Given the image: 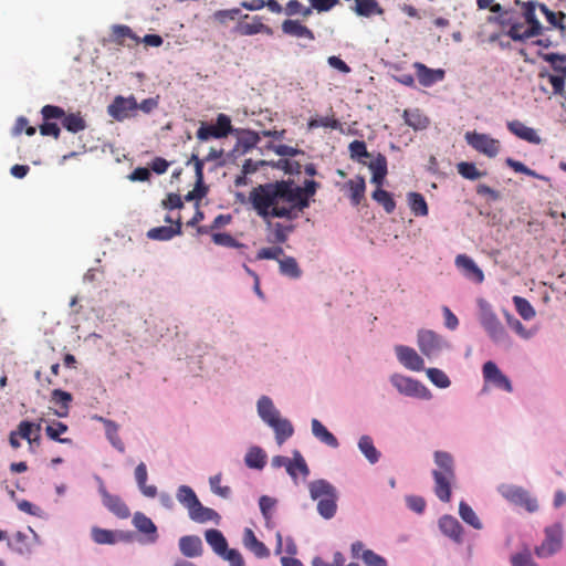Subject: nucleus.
Listing matches in <instances>:
<instances>
[{"mask_svg":"<svg viewBox=\"0 0 566 566\" xmlns=\"http://www.w3.org/2000/svg\"><path fill=\"white\" fill-rule=\"evenodd\" d=\"M249 200L264 220L277 218L293 221L301 217L292 193V180L259 185L250 191Z\"/></svg>","mask_w":566,"mask_h":566,"instance_id":"nucleus-1","label":"nucleus"},{"mask_svg":"<svg viewBox=\"0 0 566 566\" xmlns=\"http://www.w3.org/2000/svg\"><path fill=\"white\" fill-rule=\"evenodd\" d=\"M434 463L438 469L432 471L434 480V494L441 502L451 501V485L455 480L454 461L446 451L434 452Z\"/></svg>","mask_w":566,"mask_h":566,"instance_id":"nucleus-2","label":"nucleus"},{"mask_svg":"<svg viewBox=\"0 0 566 566\" xmlns=\"http://www.w3.org/2000/svg\"><path fill=\"white\" fill-rule=\"evenodd\" d=\"M311 499L317 501V512L326 520L334 517L337 511L336 488L324 479L312 481L308 484Z\"/></svg>","mask_w":566,"mask_h":566,"instance_id":"nucleus-3","label":"nucleus"},{"mask_svg":"<svg viewBox=\"0 0 566 566\" xmlns=\"http://www.w3.org/2000/svg\"><path fill=\"white\" fill-rule=\"evenodd\" d=\"M41 114L43 120L62 119L63 127L74 134L86 128V123L80 113L65 114V111L60 106L44 105Z\"/></svg>","mask_w":566,"mask_h":566,"instance_id":"nucleus-4","label":"nucleus"},{"mask_svg":"<svg viewBox=\"0 0 566 566\" xmlns=\"http://www.w3.org/2000/svg\"><path fill=\"white\" fill-rule=\"evenodd\" d=\"M232 132L231 119L226 114L217 116L216 124L201 122L196 133V137L200 142H207L211 138L220 139L227 137Z\"/></svg>","mask_w":566,"mask_h":566,"instance_id":"nucleus-5","label":"nucleus"},{"mask_svg":"<svg viewBox=\"0 0 566 566\" xmlns=\"http://www.w3.org/2000/svg\"><path fill=\"white\" fill-rule=\"evenodd\" d=\"M107 114L117 122L137 116V99L134 95L127 97L117 95L107 106Z\"/></svg>","mask_w":566,"mask_h":566,"instance_id":"nucleus-6","label":"nucleus"},{"mask_svg":"<svg viewBox=\"0 0 566 566\" xmlns=\"http://www.w3.org/2000/svg\"><path fill=\"white\" fill-rule=\"evenodd\" d=\"M499 491L507 501L523 506L530 513L536 512L538 509L536 499L532 497L523 488L503 484L499 488Z\"/></svg>","mask_w":566,"mask_h":566,"instance_id":"nucleus-7","label":"nucleus"},{"mask_svg":"<svg viewBox=\"0 0 566 566\" xmlns=\"http://www.w3.org/2000/svg\"><path fill=\"white\" fill-rule=\"evenodd\" d=\"M465 140L476 151L490 158L495 157L500 151V142L486 134L468 132Z\"/></svg>","mask_w":566,"mask_h":566,"instance_id":"nucleus-8","label":"nucleus"},{"mask_svg":"<svg viewBox=\"0 0 566 566\" xmlns=\"http://www.w3.org/2000/svg\"><path fill=\"white\" fill-rule=\"evenodd\" d=\"M563 532L560 525L545 528V539L535 548V554L541 557H549L562 548Z\"/></svg>","mask_w":566,"mask_h":566,"instance_id":"nucleus-9","label":"nucleus"},{"mask_svg":"<svg viewBox=\"0 0 566 566\" xmlns=\"http://www.w3.org/2000/svg\"><path fill=\"white\" fill-rule=\"evenodd\" d=\"M446 346V342L443 338L430 329H421L418 333V347L420 352L427 356L428 358H432L438 356L443 347Z\"/></svg>","mask_w":566,"mask_h":566,"instance_id":"nucleus-10","label":"nucleus"},{"mask_svg":"<svg viewBox=\"0 0 566 566\" xmlns=\"http://www.w3.org/2000/svg\"><path fill=\"white\" fill-rule=\"evenodd\" d=\"M318 188L319 184L315 180H305L303 187L295 185L292 180V193L300 216L310 207L311 198L316 193Z\"/></svg>","mask_w":566,"mask_h":566,"instance_id":"nucleus-11","label":"nucleus"},{"mask_svg":"<svg viewBox=\"0 0 566 566\" xmlns=\"http://www.w3.org/2000/svg\"><path fill=\"white\" fill-rule=\"evenodd\" d=\"M482 373L486 382H491L506 392L513 391L511 380L500 370L495 363L491 360L486 361L483 365Z\"/></svg>","mask_w":566,"mask_h":566,"instance_id":"nucleus-12","label":"nucleus"},{"mask_svg":"<svg viewBox=\"0 0 566 566\" xmlns=\"http://www.w3.org/2000/svg\"><path fill=\"white\" fill-rule=\"evenodd\" d=\"M398 360L407 368L413 371H421L424 368L421 356L409 346L397 345L395 347Z\"/></svg>","mask_w":566,"mask_h":566,"instance_id":"nucleus-13","label":"nucleus"},{"mask_svg":"<svg viewBox=\"0 0 566 566\" xmlns=\"http://www.w3.org/2000/svg\"><path fill=\"white\" fill-rule=\"evenodd\" d=\"M481 324L495 343L504 342L507 338L504 326L493 312H484L481 316Z\"/></svg>","mask_w":566,"mask_h":566,"instance_id":"nucleus-14","label":"nucleus"},{"mask_svg":"<svg viewBox=\"0 0 566 566\" xmlns=\"http://www.w3.org/2000/svg\"><path fill=\"white\" fill-rule=\"evenodd\" d=\"M352 557L360 558L366 566H388L387 560L374 551L365 548L363 542H354L350 546Z\"/></svg>","mask_w":566,"mask_h":566,"instance_id":"nucleus-15","label":"nucleus"},{"mask_svg":"<svg viewBox=\"0 0 566 566\" xmlns=\"http://www.w3.org/2000/svg\"><path fill=\"white\" fill-rule=\"evenodd\" d=\"M99 494L103 504L117 517L127 518L130 515V511L125 502L119 496L108 493L103 485L99 488Z\"/></svg>","mask_w":566,"mask_h":566,"instance_id":"nucleus-16","label":"nucleus"},{"mask_svg":"<svg viewBox=\"0 0 566 566\" xmlns=\"http://www.w3.org/2000/svg\"><path fill=\"white\" fill-rule=\"evenodd\" d=\"M234 32L245 36L254 35L258 33H265L268 35L273 34V30L269 25L264 24L262 22V18L259 15H254L251 22L240 20L234 28Z\"/></svg>","mask_w":566,"mask_h":566,"instance_id":"nucleus-17","label":"nucleus"},{"mask_svg":"<svg viewBox=\"0 0 566 566\" xmlns=\"http://www.w3.org/2000/svg\"><path fill=\"white\" fill-rule=\"evenodd\" d=\"M111 41L117 45L132 48L139 44L140 38L128 25L115 24L112 27Z\"/></svg>","mask_w":566,"mask_h":566,"instance_id":"nucleus-18","label":"nucleus"},{"mask_svg":"<svg viewBox=\"0 0 566 566\" xmlns=\"http://www.w3.org/2000/svg\"><path fill=\"white\" fill-rule=\"evenodd\" d=\"M417 78L419 83L424 87H430L434 83L440 82L444 78V71L442 69H429L427 65L420 62L413 64Z\"/></svg>","mask_w":566,"mask_h":566,"instance_id":"nucleus-19","label":"nucleus"},{"mask_svg":"<svg viewBox=\"0 0 566 566\" xmlns=\"http://www.w3.org/2000/svg\"><path fill=\"white\" fill-rule=\"evenodd\" d=\"M390 381L400 394L406 396H420L424 390V387L419 381L402 375H394Z\"/></svg>","mask_w":566,"mask_h":566,"instance_id":"nucleus-20","label":"nucleus"},{"mask_svg":"<svg viewBox=\"0 0 566 566\" xmlns=\"http://www.w3.org/2000/svg\"><path fill=\"white\" fill-rule=\"evenodd\" d=\"M507 129L518 137L520 139H523L527 143L538 145L542 143V138L538 136L536 130L532 127L526 126L521 120H511L507 123Z\"/></svg>","mask_w":566,"mask_h":566,"instance_id":"nucleus-21","label":"nucleus"},{"mask_svg":"<svg viewBox=\"0 0 566 566\" xmlns=\"http://www.w3.org/2000/svg\"><path fill=\"white\" fill-rule=\"evenodd\" d=\"M455 264L463 271L468 279L474 281L475 283H482L484 281V274L482 270L468 255L459 254L455 258Z\"/></svg>","mask_w":566,"mask_h":566,"instance_id":"nucleus-22","label":"nucleus"},{"mask_svg":"<svg viewBox=\"0 0 566 566\" xmlns=\"http://www.w3.org/2000/svg\"><path fill=\"white\" fill-rule=\"evenodd\" d=\"M537 7L538 4L533 1L522 3L523 17L528 24V35L538 36L543 33V25L536 17Z\"/></svg>","mask_w":566,"mask_h":566,"instance_id":"nucleus-23","label":"nucleus"},{"mask_svg":"<svg viewBox=\"0 0 566 566\" xmlns=\"http://www.w3.org/2000/svg\"><path fill=\"white\" fill-rule=\"evenodd\" d=\"M133 525L143 534L147 535L149 543H155L158 538L157 527L154 522L142 512H136L133 516Z\"/></svg>","mask_w":566,"mask_h":566,"instance_id":"nucleus-24","label":"nucleus"},{"mask_svg":"<svg viewBox=\"0 0 566 566\" xmlns=\"http://www.w3.org/2000/svg\"><path fill=\"white\" fill-rule=\"evenodd\" d=\"M439 527L446 536L450 537L455 543L462 542V526L455 517L443 515L439 520Z\"/></svg>","mask_w":566,"mask_h":566,"instance_id":"nucleus-25","label":"nucleus"},{"mask_svg":"<svg viewBox=\"0 0 566 566\" xmlns=\"http://www.w3.org/2000/svg\"><path fill=\"white\" fill-rule=\"evenodd\" d=\"M179 549L186 557H198L202 554V542L199 536L186 535L179 539Z\"/></svg>","mask_w":566,"mask_h":566,"instance_id":"nucleus-26","label":"nucleus"},{"mask_svg":"<svg viewBox=\"0 0 566 566\" xmlns=\"http://www.w3.org/2000/svg\"><path fill=\"white\" fill-rule=\"evenodd\" d=\"M368 168L371 170V182L381 188L387 176V158L382 154H378L376 158L369 163Z\"/></svg>","mask_w":566,"mask_h":566,"instance_id":"nucleus-27","label":"nucleus"},{"mask_svg":"<svg viewBox=\"0 0 566 566\" xmlns=\"http://www.w3.org/2000/svg\"><path fill=\"white\" fill-rule=\"evenodd\" d=\"M345 187L349 190V199L353 206H359L365 198L366 182L365 178L360 175L354 179H349Z\"/></svg>","mask_w":566,"mask_h":566,"instance_id":"nucleus-28","label":"nucleus"},{"mask_svg":"<svg viewBox=\"0 0 566 566\" xmlns=\"http://www.w3.org/2000/svg\"><path fill=\"white\" fill-rule=\"evenodd\" d=\"M188 514L189 517L197 523L212 521L218 524L221 518L214 510L203 506L200 501L188 512Z\"/></svg>","mask_w":566,"mask_h":566,"instance_id":"nucleus-29","label":"nucleus"},{"mask_svg":"<svg viewBox=\"0 0 566 566\" xmlns=\"http://www.w3.org/2000/svg\"><path fill=\"white\" fill-rule=\"evenodd\" d=\"M205 538L217 555L223 557L228 553V542L219 530H207Z\"/></svg>","mask_w":566,"mask_h":566,"instance_id":"nucleus-30","label":"nucleus"},{"mask_svg":"<svg viewBox=\"0 0 566 566\" xmlns=\"http://www.w3.org/2000/svg\"><path fill=\"white\" fill-rule=\"evenodd\" d=\"M282 31L291 36L306 38L311 41L315 39L314 33L306 25L302 24L298 20H285L282 23Z\"/></svg>","mask_w":566,"mask_h":566,"instance_id":"nucleus-31","label":"nucleus"},{"mask_svg":"<svg viewBox=\"0 0 566 566\" xmlns=\"http://www.w3.org/2000/svg\"><path fill=\"white\" fill-rule=\"evenodd\" d=\"M402 117L405 123L415 130H423L430 124V119L419 108L405 109Z\"/></svg>","mask_w":566,"mask_h":566,"instance_id":"nucleus-32","label":"nucleus"},{"mask_svg":"<svg viewBox=\"0 0 566 566\" xmlns=\"http://www.w3.org/2000/svg\"><path fill=\"white\" fill-rule=\"evenodd\" d=\"M73 400V397L70 392L64 391L62 389H54L51 392V402L59 406V409L55 410V415L57 417L64 418L67 417L70 405Z\"/></svg>","mask_w":566,"mask_h":566,"instance_id":"nucleus-33","label":"nucleus"},{"mask_svg":"<svg viewBox=\"0 0 566 566\" xmlns=\"http://www.w3.org/2000/svg\"><path fill=\"white\" fill-rule=\"evenodd\" d=\"M181 234V221L180 218L176 221V227H157L153 228L147 232V237L151 240L167 241L175 235Z\"/></svg>","mask_w":566,"mask_h":566,"instance_id":"nucleus-34","label":"nucleus"},{"mask_svg":"<svg viewBox=\"0 0 566 566\" xmlns=\"http://www.w3.org/2000/svg\"><path fill=\"white\" fill-rule=\"evenodd\" d=\"M275 432V439L279 446L283 444L294 433L292 423L284 418H276L269 424Z\"/></svg>","mask_w":566,"mask_h":566,"instance_id":"nucleus-35","label":"nucleus"},{"mask_svg":"<svg viewBox=\"0 0 566 566\" xmlns=\"http://www.w3.org/2000/svg\"><path fill=\"white\" fill-rule=\"evenodd\" d=\"M147 468L144 462H140L135 469V480L140 492L146 496L154 499L157 495V488L155 485H147Z\"/></svg>","mask_w":566,"mask_h":566,"instance_id":"nucleus-36","label":"nucleus"},{"mask_svg":"<svg viewBox=\"0 0 566 566\" xmlns=\"http://www.w3.org/2000/svg\"><path fill=\"white\" fill-rule=\"evenodd\" d=\"M243 542L247 548H249L256 557L264 558L270 555L269 548L259 541L251 528H245Z\"/></svg>","mask_w":566,"mask_h":566,"instance_id":"nucleus-37","label":"nucleus"},{"mask_svg":"<svg viewBox=\"0 0 566 566\" xmlns=\"http://www.w3.org/2000/svg\"><path fill=\"white\" fill-rule=\"evenodd\" d=\"M312 432L316 439L331 448L339 446L337 438L317 419L312 420Z\"/></svg>","mask_w":566,"mask_h":566,"instance_id":"nucleus-38","label":"nucleus"},{"mask_svg":"<svg viewBox=\"0 0 566 566\" xmlns=\"http://www.w3.org/2000/svg\"><path fill=\"white\" fill-rule=\"evenodd\" d=\"M258 413L261 417V419L268 424H270L281 416L280 411L274 407L272 400L266 396H262L259 399Z\"/></svg>","mask_w":566,"mask_h":566,"instance_id":"nucleus-39","label":"nucleus"},{"mask_svg":"<svg viewBox=\"0 0 566 566\" xmlns=\"http://www.w3.org/2000/svg\"><path fill=\"white\" fill-rule=\"evenodd\" d=\"M353 10L357 15L366 18L384 14V9L379 6L377 0H355Z\"/></svg>","mask_w":566,"mask_h":566,"instance_id":"nucleus-40","label":"nucleus"},{"mask_svg":"<svg viewBox=\"0 0 566 566\" xmlns=\"http://www.w3.org/2000/svg\"><path fill=\"white\" fill-rule=\"evenodd\" d=\"M291 468L293 475H290L294 483L297 484L298 474L306 479L310 474L308 465L298 450L293 451V458L291 459Z\"/></svg>","mask_w":566,"mask_h":566,"instance_id":"nucleus-41","label":"nucleus"},{"mask_svg":"<svg viewBox=\"0 0 566 566\" xmlns=\"http://www.w3.org/2000/svg\"><path fill=\"white\" fill-rule=\"evenodd\" d=\"M538 56L551 64L553 73L566 76V54L539 52Z\"/></svg>","mask_w":566,"mask_h":566,"instance_id":"nucleus-42","label":"nucleus"},{"mask_svg":"<svg viewBox=\"0 0 566 566\" xmlns=\"http://www.w3.org/2000/svg\"><path fill=\"white\" fill-rule=\"evenodd\" d=\"M408 203L411 212L416 217H426L429 213L428 205L426 202L424 197L419 192H409L408 193Z\"/></svg>","mask_w":566,"mask_h":566,"instance_id":"nucleus-43","label":"nucleus"},{"mask_svg":"<svg viewBox=\"0 0 566 566\" xmlns=\"http://www.w3.org/2000/svg\"><path fill=\"white\" fill-rule=\"evenodd\" d=\"M371 198L380 205L387 213H392L395 211L396 201L389 191L378 187L371 193Z\"/></svg>","mask_w":566,"mask_h":566,"instance_id":"nucleus-44","label":"nucleus"},{"mask_svg":"<svg viewBox=\"0 0 566 566\" xmlns=\"http://www.w3.org/2000/svg\"><path fill=\"white\" fill-rule=\"evenodd\" d=\"M358 448L370 463L374 464L378 462L380 453L374 446L373 439L369 436L360 437Z\"/></svg>","mask_w":566,"mask_h":566,"instance_id":"nucleus-45","label":"nucleus"},{"mask_svg":"<svg viewBox=\"0 0 566 566\" xmlns=\"http://www.w3.org/2000/svg\"><path fill=\"white\" fill-rule=\"evenodd\" d=\"M279 266L281 274L291 279H298L302 275L296 260L293 256H285L279 260Z\"/></svg>","mask_w":566,"mask_h":566,"instance_id":"nucleus-46","label":"nucleus"},{"mask_svg":"<svg viewBox=\"0 0 566 566\" xmlns=\"http://www.w3.org/2000/svg\"><path fill=\"white\" fill-rule=\"evenodd\" d=\"M265 453L259 447H252L245 454L244 462L251 469H263L265 465Z\"/></svg>","mask_w":566,"mask_h":566,"instance_id":"nucleus-47","label":"nucleus"},{"mask_svg":"<svg viewBox=\"0 0 566 566\" xmlns=\"http://www.w3.org/2000/svg\"><path fill=\"white\" fill-rule=\"evenodd\" d=\"M177 500L188 512L199 502L195 491L188 485H180L177 490Z\"/></svg>","mask_w":566,"mask_h":566,"instance_id":"nucleus-48","label":"nucleus"},{"mask_svg":"<svg viewBox=\"0 0 566 566\" xmlns=\"http://www.w3.org/2000/svg\"><path fill=\"white\" fill-rule=\"evenodd\" d=\"M118 424L114 422H106L105 434L109 443L120 453L125 452V444L118 434Z\"/></svg>","mask_w":566,"mask_h":566,"instance_id":"nucleus-49","label":"nucleus"},{"mask_svg":"<svg viewBox=\"0 0 566 566\" xmlns=\"http://www.w3.org/2000/svg\"><path fill=\"white\" fill-rule=\"evenodd\" d=\"M538 9L545 15L547 22L552 27L558 28L560 30H565L564 20L566 18V14L564 12H562V11L554 12V11L549 10L548 7L544 3H539Z\"/></svg>","mask_w":566,"mask_h":566,"instance_id":"nucleus-50","label":"nucleus"},{"mask_svg":"<svg viewBox=\"0 0 566 566\" xmlns=\"http://www.w3.org/2000/svg\"><path fill=\"white\" fill-rule=\"evenodd\" d=\"M67 426L61 421H55L45 428L46 436L54 441L60 443H71L72 440L69 438H61L60 436L67 431Z\"/></svg>","mask_w":566,"mask_h":566,"instance_id":"nucleus-51","label":"nucleus"},{"mask_svg":"<svg viewBox=\"0 0 566 566\" xmlns=\"http://www.w3.org/2000/svg\"><path fill=\"white\" fill-rule=\"evenodd\" d=\"M459 514L461 518L471 525L472 527L476 530L482 528V523L480 522L479 517L476 516L475 512L472 510V507L467 504L465 502H460L459 505Z\"/></svg>","mask_w":566,"mask_h":566,"instance_id":"nucleus-52","label":"nucleus"},{"mask_svg":"<svg viewBox=\"0 0 566 566\" xmlns=\"http://www.w3.org/2000/svg\"><path fill=\"white\" fill-rule=\"evenodd\" d=\"M513 303L515 305L516 312L522 318L530 321L535 316V310L526 298L522 296H514Z\"/></svg>","mask_w":566,"mask_h":566,"instance_id":"nucleus-53","label":"nucleus"},{"mask_svg":"<svg viewBox=\"0 0 566 566\" xmlns=\"http://www.w3.org/2000/svg\"><path fill=\"white\" fill-rule=\"evenodd\" d=\"M15 431L21 439L29 441L35 433L41 432V423L22 420Z\"/></svg>","mask_w":566,"mask_h":566,"instance_id":"nucleus-54","label":"nucleus"},{"mask_svg":"<svg viewBox=\"0 0 566 566\" xmlns=\"http://www.w3.org/2000/svg\"><path fill=\"white\" fill-rule=\"evenodd\" d=\"M350 158L364 165L366 161L363 158H369L370 154L367 150L366 144L363 140H353L348 146Z\"/></svg>","mask_w":566,"mask_h":566,"instance_id":"nucleus-55","label":"nucleus"},{"mask_svg":"<svg viewBox=\"0 0 566 566\" xmlns=\"http://www.w3.org/2000/svg\"><path fill=\"white\" fill-rule=\"evenodd\" d=\"M539 76L543 78L547 77L548 82L552 85L554 95H560V96L565 95L566 76H563L560 74H555V73H545V72H541Z\"/></svg>","mask_w":566,"mask_h":566,"instance_id":"nucleus-56","label":"nucleus"},{"mask_svg":"<svg viewBox=\"0 0 566 566\" xmlns=\"http://www.w3.org/2000/svg\"><path fill=\"white\" fill-rule=\"evenodd\" d=\"M457 168H458V172L463 178L469 179V180H476V179L481 178L482 176L486 175L485 171L478 170V168L475 167V165L473 163L462 161V163L458 164Z\"/></svg>","mask_w":566,"mask_h":566,"instance_id":"nucleus-57","label":"nucleus"},{"mask_svg":"<svg viewBox=\"0 0 566 566\" xmlns=\"http://www.w3.org/2000/svg\"><path fill=\"white\" fill-rule=\"evenodd\" d=\"M259 142H260L259 135L252 130L241 132V134L238 138V143L241 146L243 153L255 147Z\"/></svg>","mask_w":566,"mask_h":566,"instance_id":"nucleus-58","label":"nucleus"},{"mask_svg":"<svg viewBox=\"0 0 566 566\" xmlns=\"http://www.w3.org/2000/svg\"><path fill=\"white\" fill-rule=\"evenodd\" d=\"M506 35L515 42H524L527 39L535 36L528 35V28L524 29V25L520 22L512 23L506 32Z\"/></svg>","mask_w":566,"mask_h":566,"instance_id":"nucleus-59","label":"nucleus"},{"mask_svg":"<svg viewBox=\"0 0 566 566\" xmlns=\"http://www.w3.org/2000/svg\"><path fill=\"white\" fill-rule=\"evenodd\" d=\"M92 538L97 544H114L116 542L114 532L99 527L92 528Z\"/></svg>","mask_w":566,"mask_h":566,"instance_id":"nucleus-60","label":"nucleus"},{"mask_svg":"<svg viewBox=\"0 0 566 566\" xmlns=\"http://www.w3.org/2000/svg\"><path fill=\"white\" fill-rule=\"evenodd\" d=\"M427 376L439 388H447L451 384L449 377L438 368H428Z\"/></svg>","mask_w":566,"mask_h":566,"instance_id":"nucleus-61","label":"nucleus"},{"mask_svg":"<svg viewBox=\"0 0 566 566\" xmlns=\"http://www.w3.org/2000/svg\"><path fill=\"white\" fill-rule=\"evenodd\" d=\"M212 241L217 245L228 247V248H242L244 244L238 242L231 234L229 233H213Z\"/></svg>","mask_w":566,"mask_h":566,"instance_id":"nucleus-62","label":"nucleus"},{"mask_svg":"<svg viewBox=\"0 0 566 566\" xmlns=\"http://www.w3.org/2000/svg\"><path fill=\"white\" fill-rule=\"evenodd\" d=\"M284 250L281 247L262 248L256 254L258 260H281Z\"/></svg>","mask_w":566,"mask_h":566,"instance_id":"nucleus-63","label":"nucleus"},{"mask_svg":"<svg viewBox=\"0 0 566 566\" xmlns=\"http://www.w3.org/2000/svg\"><path fill=\"white\" fill-rule=\"evenodd\" d=\"M512 566H537L532 559V556L528 551L523 553H517L511 558Z\"/></svg>","mask_w":566,"mask_h":566,"instance_id":"nucleus-64","label":"nucleus"}]
</instances>
